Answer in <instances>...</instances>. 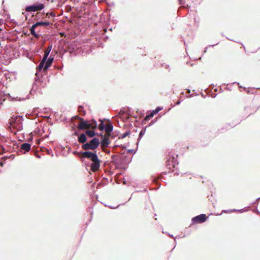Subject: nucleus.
<instances>
[{
  "label": "nucleus",
  "instance_id": "1",
  "mask_svg": "<svg viewBox=\"0 0 260 260\" xmlns=\"http://www.w3.org/2000/svg\"><path fill=\"white\" fill-rule=\"evenodd\" d=\"M52 45L50 44L45 49L43 58L39 64L36 68L37 73H36V77L35 78V82L32 84V87L30 91V94H32V91L35 92L38 86V83L40 82V77L38 73L42 71L46 72L52 64L54 59L52 55L48 57L52 49Z\"/></svg>",
  "mask_w": 260,
  "mask_h": 260
},
{
  "label": "nucleus",
  "instance_id": "2",
  "mask_svg": "<svg viewBox=\"0 0 260 260\" xmlns=\"http://www.w3.org/2000/svg\"><path fill=\"white\" fill-rule=\"evenodd\" d=\"M72 118L80 120V122L78 124V128L80 131L84 130L86 128L96 129L98 127V123L94 118L91 120H85L78 115L75 116Z\"/></svg>",
  "mask_w": 260,
  "mask_h": 260
},
{
  "label": "nucleus",
  "instance_id": "3",
  "mask_svg": "<svg viewBox=\"0 0 260 260\" xmlns=\"http://www.w3.org/2000/svg\"><path fill=\"white\" fill-rule=\"evenodd\" d=\"M51 23L48 21H40L35 23L29 28L30 33L36 38H39L41 36L38 32L40 31V27L47 28L50 26Z\"/></svg>",
  "mask_w": 260,
  "mask_h": 260
},
{
  "label": "nucleus",
  "instance_id": "4",
  "mask_svg": "<svg viewBox=\"0 0 260 260\" xmlns=\"http://www.w3.org/2000/svg\"><path fill=\"white\" fill-rule=\"evenodd\" d=\"M167 160L166 162V167L169 169H172L178 164V162L176 159L178 155L172 153L171 151L167 152Z\"/></svg>",
  "mask_w": 260,
  "mask_h": 260
},
{
  "label": "nucleus",
  "instance_id": "5",
  "mask_svg": "<svg viewBox=\"0 0 260 260\" xmlns=\"http://www.w3.org/2000/svg\"><path fill=\"white\" fill-rule=\"evenodd\" d=\"M44 7L45 6L43 3L37 2L32 5L26 6L25 7V10L28 12H36L43 10Z\"/></svg>",
  "mask_w": 260,
  "mask_h": 260
},
{
  "label": "nucleus",
  "instance_id": "6",
  "mask_svg": "<svg viewBox=\"0 0 260 260\" xmlns=\"http://www.w3.org/2000/svg\"><path fill=\"white\" fill-rule=\"evenodd\" d=\"M208 219V216L205 214H201L194 216L191 219L192 224L202 223L205 222Z\"/></svg>",
  "mask_w": 260,
  "mask_h": 260
},
{
  "label": "nucleus",
  "instance_id": "7",
  "mask_svg": "<svg viewBox=\"0 0 260 260\" xmlns=\"http://www.w3.org/2000/svg\"><path fill=\"white\" fill-rule=\"evenodd\" d=\"M16 116L14 115L11 118L8 122V129L14 135H16Z\"/></svg>",
  "mask_w": 260,
  "mask_h": 260
},
{
  "label": "nucleus",
  "instance_id": "8",
  "mask_svg": "<svg viewBox=\"0 0 260 260\" xmlns=\"http://www.w3.org/2000/svg\"><path fill=\"white\" fill-rule=\"evenodd\" d=\"M31 148V145L28 143H24L21 145L19 147L17 145V155L19 154V153H25L26 152L30 151Z\"/></svg>",
  "mask_w": 260,
  "mask_h": 260
},
{
  "label": "nucleus",
  "instance_id": "9",
  "mask_svg": "<svg viewBox=\"0 0 260 260\" xmlns=\"http://www.w3.org/2000/svg\"><path fill=\"white\" fill-rule=\"evenodd\" d=\"M90 165V168L92 171H96L100 167L101 160L99 159L98 156H96L93 160Z\"/></svg>",
  "mask_w": 260,
  "mask_h": 260
},
{
  "label": "nucleus",
  "instance_id": "10",
  "mask_svg": "<svg viewBox=\"0 0 260 260\" xmlns=\"http://www.w3.org/2000/svg\"><path fill=\"white\" fill-rule=\"evenodd\" d=\"M96 151L94 152L89 151H81V154L85 158H87L90 159L91 160H93L96 156H98Z\"/></svg>",
  "mask_w": 260,
  "mask_h": 260
},
{
  "label": "nucleus",
  "instance_id": "11",
  "mask_svg": "<svg viewBox=\"0 0 260 260\" xmlns=\"http://www.w3.org/2000/svg\"><path fill=\"white\" fill-rule=\"evenodd\" d=\"M162 109V107H157L155 109L150 111V113H147L146 117L144 118V120L147 121L149 119H150L151 118H152L154 115L156 114L157 113H158L160 110Z\"/></svg>",
  "mask_w": 260,
  "mask_h": 260
},
{
  "label": "nucleus",
  "instance_id": "12",
  "mask_svg": "<svg viewBox=\"0 0 260 260\" xmlns=\"http://www.w3.org/2000/svg\"><path fill=\"white\" fill-rule=\"evenodd\" d=\"M124 154L125 152H123L119 156L115 155H112L111 156L112 161L116 165L122 164L124 162L123 157Z\"/></svg>",
  "mask_w": 260,
  "mask_h": 260
},
{
  "label": "nucleus",
  "instance_id": "13",
  "mask_svg": "<svg viewBox=\"0 0 260 260\" xmlns=\"http://www.w3.org/2000/svg\"><path fill=\"white\" fill-rule=\"evenodd\" d=\"M89 142L93 150L96 149L100 144V141L99 139L96 137L92 138Z\"/></svg>",
  "mask_w": 260,
  "mask_h": 260
},
{
  "label": "nucleus",
  "instance_id": "14",
  "mask_svg": "<svg viewBox=\"0 0 260 260\" xmlns=\"http://www.w3.org/2000/svg\"><path fill=\"white\" fill-rule=\"evenodd\" d=\"M110 143V141L108 137H103V138H101L100 144L102 148L108 147Z\"/></svg>",
  "mask_w": 260,
  "mask_h": 260
},
{
  "label": "nucleus",
  "instance_id": "15",
  "mask_svg": "<svg viewBox=\"0 0 260 260\" xmlns=\"http://www.w3.org/2000/svg\"><path fill=\"white\" fill-rule=\"evenodd\" d=\"M24 120L22 116L17 115V132L22 129V121Z\"/></svg>",
  "mask_w": 260,
  "mask_h": 260
},
{
  "label": "nucleus",
  "instance_id": "16",
  "mask_svg": "<svg viewBox=\"0 0 260 260\" xmlns=\"http://www.w3.org/2000/svg\"><path fill=\"white\" fill-rule=\"evenodd\" d=\"M78 141L80 143L83 144L87 141V137L86 136V134L82 133L81 134L78 136Z\"/></svg>",
  "mask_w": 260,
  "mask_h": 260
},
{
  "label": "nucleus",
  "instance_id": "17",
  "mask_svg": "<svg viewBox=\"0 0 260 260\" xmlns=\"http://www.w3.org/2000/svg\"><path fill=\"white\" fill-rule=\"evenodd\" d=\"M148 127V126H145L144 127H143L140 131V133H139V137L138 138V142L137 143V146L138 145V144L139 143V141H140V140L142 139V138L143 137V136H144V135L145 134V132H146V128L147 127Z\"/></svg>",
  "mask_w": 260,
  "mask_h": 260
},
{
  "label": "nucleus",
  "instance_id": "18",
  "mask_svg": "<svg viewBox=\"0 0 260 260\" xmlns=\"http://www.w3.org/2000/svg\"><path fill=\"white\" fill-rule=\"evenodd\" d=\"M95 129H92L90 130H87L85 132L86 135H87V136L89 138H93V137L96 136V134H95L96 132L94 131Z\"/></svg>",
  "mask_w": 260,
  "mask_h": 260
},
{
  "label": "nucleus",
  "instance_id": "19",
  "mask_svg": "<svg viewBox=\"0 0 260 260\" xmlns=\"http://www.w3.org/2000/svg\"><path fill=\"white\" fill-rule=\"evenodd\" d=\"M82 148L86 151H88V150H93L89 142H86L85 143H83L82 145Z\"/></svg>",
  "mask_w": 260,
  "mask_h": 260
},
{
  "label": "nucleus",
  "instance_id": "20",
  "mask_svg": "<svg viewBox=\"0 0 260 260\" xmlns=\"http://www.w3.org/2000/svg\"><path fill=\"white\" fill-rule=\"evenodd\" d=\"M99 120L101 122L99 125L98 124L97 128H98L100 131H103L105 130V129H106V125L101 119H100Z\"/></svg>",
  "mask_w": 260,
  "mask_h": 260
},
{
  "label": "nucleus",
  "instance_id": "21",
  "mask_svg": "<svg viewBox=\"0 0 260 260\" xmlns=\"http://www.w3.org/2000/svg\"><path fill=\"white\" fill-rule=\"evenodd\" d=\"M113 126L112 123H110L109 124H108L107 125H106V129H105L104 131L106 132L110 133L113 131Z\"/></svg>",
  "mask_w": 260,
  "mask_h": 260
},
{
  "label": "nucleus",
  "instance_id": "22",
  "mask_svg": "<svg viewBox=\"0 0 260 260\" xmlns=\"http://www.w3.org/2000/svg\"><path fill=\"white\" fill-rule=\"evenodd\" d=\"M78 111L81 115L84 116L86 114V111L84 110L83 106L79 105L78 106Z\"/></svg>",
  "mask_w": 260,
  "mask_h": 260
},
{
  "label": "nucleus",
  "instance_id": "23",
  "mask_svg": "<svg viewBox=\"0 0 260 260\" xmlns=\"http://www.w3.org/2000/svg\"><path fill=\"white\" fill-rule=\"evenodd\" d=\"M152 181L154 183H156V184H158V186L156 188V189H158L160 187V184L158 182V180L161 179L160 177H156L154 176H151Z\"/></svg>",
  "mask_w": 260,
  "mask_h": 260
},
{
  "label": "nucleus",
  "instance_id": "24",
  "mask_svg": "<svg viewBox=\"0 0 260 260\" xmlns=\"http://www.w3.org/2000/svg\"><path fill=\"white\" fill-rule=\"evenodd\" d=\"M130 134H131L130 131H127L125 132V133H124L123 134H122L119 137V138L124 139L125 137H126L127 136H129Z\"/></svg>",
  "mask_w": 260,
  "mask_h": 260
},
{
  "label": "nucleus",
  "instance_id": "25",
  "mask_svg": "<svg viewBox=\"0 0 260 260\" xmlns=\"http://www.w3.org/2000/svg\"><path fill=\"white\" fill-rule=\"evenodd\" d=\"M29 99V94H27V96L24 98H21V97H19L18 98L17 96V101H23L25 99Z\"/></svg>",
  "mask_w": 260,
  "mask_h": 260
},
{
  "label": "nucleus",
  "instance_id": "26",
  "mask_svg": "<svg viewBox=\"0 0 260 260\" xmlns=\"http://www.w3.org/2000/svg\"><path fill=\"white\" fill-rule=\"evenodd\" d=\"M102 150L107 154H109L110 153V150L108 149L106 147L102 148Z\"/></svg>",
  "mask_w": 260,
  "mask_h": 260
},
{
  "label": "nucleus",
  "instance_id": "27",
  "mask_svg": "<svg viewBox=\"0 0 260 260\" xmlns=\"http://www.w3.org/2000/svg\"><path fill=\"white\" fill-rule=\"evenodd\" d=\"M247 210H248V209H247V207H245V208H243L242 209H238L237 212H240V213H242V212L246 211Z\"/></svg>",
  "mask_w": 260,
  "mask_h": 260
},
{
  "label": "nucleus",
  "instance_id": "28",
  "mask_svg": "<svg viewBox=\"0 0 260 260\" xmlns=\"http://www.w3.org/2000/svg\"><path fill=\"white\" fill-rule=\"evenodd\" d=\"M12 156H13L12 159H13L15 157V156L14 155H12L10 156H5L4 157H3V158L8 159V158H10Z\"/></svg>",
  "mask_w": 260,
  "mask_h": 260
},
{
  "label": "nucleus",
  "instance_id": "29",
  "mask_svg": "<svg viewBox=\"0 0 260 260\" xmlns=\"http://www.w3.org/2000/svg\"><path fill=\"white\" fill-rule=\"evenodd\" d=\"M127 152L128 153H135L136 152V150H135V149H128L127 150Z\"/></svg>",
  "mask_w": 260,
  "mask_h": 260
},
{
  "label": "nucleus",
  "instance_id": "30",
  "mask_svg": "<svg viewBox=\"0 0 260 260\" xmlns=\"http://www.w3.org/2000/svg\"><path fill=\"white\" fill-rule=\"evenodd\" d=\"M96 134V136H100L101 138H103V137H105L103 135L102 133H95Z\"/></svg>",
  "mask_w": 260,
  "mask_h": 260
},
{
  "label": "nucleus",
  "instance_id": "31",
  "mask_svg": "<svg viewBox=\"0 0 260 260\" xmlns=\"http://www.w3.org/2000/svg\"><path fill=\"white\" fill-rule=\"evenodd\" d=\"M73 154H74L75 155H79L80 154V152L76 151H74L73 152ZM80 154H81V152H80Z\"/></svg>",
  "mask_w": 260,
  "mask_h": 260
},
{
  "label": "nucleus",
  "instance_id": "32",
  "mask_svg": "<svg viewBox=\"0 0 260 260\" xmlns=\"http://www.w3.org/2000/svg\"><path fill=\"white\" fill-rule=\"evenodd\" d=\"M260 200V197L259 198H258L255 201H254L253 203H252V205H254V204H257V201Z\"/></svg>",
  "mask_w": 260,
  "mask_h": 260
},
{
  "label": "nucleus",
  "instance_id": "33",
  "mask_svg": "<svg viewBox=\"0 0 260 260\" xmlns=\"http://www.w3.org/2000/svg\"><path fill=\"white\" fill-rule=\"evenodd\" d=\"M222 213H231L230 212V210H223L222 211Z\"/></svg>",
  "mask_w": 260,
  "mask_h": 260
},
{
  "label": "nucleus",
  "instance_id": "34",
  "mask_svg": "<svg viewBox=\"0 0 260 260\" xmlns=\"http://www.w3.org/2000/svg\"><path fill=\"white\" fill-rule=\"evenodd\" d=\"M162 66L164 67L166 69H169V65L168 64H166L165 66H164V64H162Z\"/></svg>",
  "mask_w": 260,
  "mask_h": 260
},
{
  "label": "nucleus",
  "instance_id": "35",
  "mask_svg": "<svg viewBox=\"0 0 260 260\" xmlns=\"http://www.w3.org/2000/svg\"><path fill=\"white\" fill-rule=\"evenodd\" d=\"M156 122V121H154V120H152L150 123H149V126H151L152 125V124H153L155 122Z\"/></svg>",
  "mask_w": 260,
  "mask_h": 260
},
{
  "label": "nucleus",
  "instance_id": "36",
  "mask_svg": "<svg viewBox=\"0 0 260 260\" xmlns=\"http://www.w3.org/2000/svg\"><path fill=\"white\" fill-rule=\"evenodd\" d=\"M237 211H238V209H231L230 210V212H237Z\"/></svg>",
  "mask_w": 260,
  "mask_h": 260
},
{
  "label": "nucleus",
  "instance_id": "37",
  "mask_svg": "<svg viewBox=\"0 0 260 260\" xmlns=\"http://www.w3.org/2000/svg\"><path fill=\"white\" fill-rule=\"evenodd\" d=\"M194 95H198V94L197 93V92H195L194 93H192V94H190V95H189V96H190V97H192V96H193Z\"/></svg>",
  "mask_w": 260,
  "mask_h": 260
},
{
  "label": "nucleus",
  "instance_id": "38",
  "mask_svg": "<svg viewBox=\"0 0 260 260\" xmlns=\"http://www.w3.org/2000/svg\"><path fill=\"white\" fill-rule=\"evenodd\" d=\"M4 162L3 161H0V166L3 167L4 165Z\"/></svg>",
  "mask_w": 260,
  "mask_h": 260
},
{
  "label": "nucleus",
  "instance_id": "39",
  "mask_svg": "<svg viewBox=\"0 0 260 260\" xmlns=\"http://www.w3.org/2000/svg\"><path fill=\"white\" fill-rule=\"evenodd\" d=\"M181 101H177L176 103H175V105H179L180 103H181Z\"/></svg>",
  "mask_w": 260,
  "mask_h": 260
},
{
  "label": "nucleus",
  "instance_id": "40",
  "mask_svg": "<svg viewBox=\"0 0 260 260\" xmlns=\"http://www.w3.org/2000/svg\"><path fill=\"white\" fill-rule=\"evenodd\" d=\"M47 153L48 154H50L51 153H52V152L51 151V150H48V149H47Z\"/></svg>",
  "mask_w": 260,
  "mask_h": 260
},
{
  "label": "nucleus",
  "instance_id": "41",
  "mask_svg": "<svg viewBox=\"0 0 260 260\" xmlns=\"http://www.w3.org/2000/svg\"><path fill=\"white\" fill-rule=\"evenodd\" d=\"M120 147H121L123 149H125L126 148V146L123 145H121Z\"/></svg>",
  "mask_w": 260,
  "mask_h": 260
},
{
  "label": "nucleus",
  "instance_id": "42",
  "mask_svg": "<svg viewBox=\"0 0 260 260\" xmlns=\"http://www.w3.org/2000/svg\"><path fill=\"white\" fill-rule=\"evenodd\" d=\"M169 236L171 238H172L173 239H175V237H174V236L173 235H171V234H168Z\"/></svg>",
  "mask_w": 260,
  "mask_h": 260
},
{
  "label": "nucleus",
  "instance_id": "43",
  "mask_svg": "<svg viewBox=\"0 0 260 260\" xmlns=\"http://www.w3.org/2000/svg\"><path fill=\"white\" fill-rule=\"evenodd\" d=\"M214 84H211L210 85V87L211 88V89H213V87H214Z\"/></svg>",
  "mask_w": 260,
  "mask_h": 260
},
{
  "label": "nucleus",
  "instance_id": "44",
  "mask_svg": "<svg viewBox=\"0 0 260 260\" xmlns=\"http://www.w3.org/2000/svg\"><path fill=\"white\" fill-rule=\"evenodd\" d=\"M182 0H178V2H179V4H180V5H182V4H183L182 3Z\"/></svg>",
  "mask_w": 260,
  "mask_h": 260
},
{
  "label": "nucleus",
  "instance_id": "45",
  "mask_svg": "<svg viewBox=\"0 0 260 260\" xmlns=\"http://www.w3.org/2000/svg\"><path fill=\"white\" fill-rule=\"evenodd\" d=\"M255 212L256 213H257V214H260V212L256 209V210L255 211Z\"/></svg>",
  "mask_w": 260,
  "mask_h": 260
},
{
  "label": "nucleus",
  "instance_id": "46",
  "mask_svg": "<svg viewBox=\"0 0 260 260\" xmlns=\"http://www.w3.org/2000/svg\"><path fill=\"white\" fill-rule=\"evenodd\" d=\"M74 135H75V136H78H78L79 135V134H78V132H75Z\"/></svg>",
  "mask_w": 260,
  "mask_h": 260
},
{
  "label": "nucleus",
  "instance_id": "47",
  "mask_svg": "<svg viewBox=\"0 0 260 260\" xmlns=\"http://www.w3.org/2000/svg\"><path fill=\"white\" fill-rule=\"evenodd\" d=\"M36 156L37 157V158H41V155H39V154H37L36 155Z\"/></svg>",
  "mask_w": 260,
  "mask_h": 260
},
{
  "label": "nucleus",
  "instance_id": "48",
  "mask_svg": "<svg viewBox=\"0 0 260 260\" xmlns=\"http://www.w3.org/2000/svg\"><path fill=\"white\" fill-rule=\"evenodd\" d=\"M208 49V47H206L205 48V50L204 51V53H206L207 52V50Z\"/></svg>",
  "mask_w": 260,
  "mask_h": 260
},
{
  "label": "nucleus",
  "instance_id": "49",
  "mask_svg": "<svg viewBox=\"0 0 260 260\" xmlns=\"http://www.w3.org/2000/svg\"><path fill=\"white\" fill-rule=\"evenodd\" d=\"M186 92L189 93L190 92V90L189 89H186Z\"/></svg>",
  "mask_w": 260,
  "mask_h": 260
},
{
  "label": "nucleus",
  "instance_id": "50",
  "mask_svg": "<svg viewBox=\"0 0 260 260\" xmlns=\"http://www.w3.org/2000/svg\"><path fill=\"white\" fill-rule=\"evenodd\" d=\"M218 44V43H217V44H216V45H217ZM215 45H216V44H214V45H209V47H213V46H215Z\"/></svg>",
  "mask_w": 260,
  "mask_h": 260
},
{
  "label": "nucleus",
  "instance_id": "51",
  "mask_svg": "<svg viewBox=\"0 0 260 260\" xmlns=\"http://www.w3.org/2000/svg\"><path fill=\"white\" fill-rule=\"evenodd\" d=\"M216 94H215L212 95V98H215V97H216Z\"/></svg>",
  "mask_w": 260,
  "mask_h": 260
},
{
  "label": "nucleus",
  "instance_id": "52",
  "mask_svg": "<svg viewBox=\"0 0 260 260\" xmlns=\"http://www.w3.org/2000/svg\"><path fill=\"white\" fill-rule=\"evenodd\" d=\"M114 147H120V145H114Z\"/></svg>",
  "mask_w": 260,
  "mask_h": 260
},
{
  "label": "nucleus",
  "instance_id": "53",
  "mask_svg": "<svg viewBox=\"0 0 260 260\" xmlns=\"http://www.w3.org/2000/svg\"><path fill=\"white\" fill-rule=\"evenodd\" d=\"M175 175H179V173L176 172L175 173Z\"/></svg>",
  "mask_w": 260,
  "mask_h": 260
},
{
  "label": "nucleus",
  "instance_id": "54",
  "mask_svg": "<svg viewBox=\"0 0 260 260\" xmlns=\"http://www.w3.org/2000/svg\"><path fill=\"white\" fill-rule=\"evenodd\" d=\"M123 184H126V181H125V180H124V181H123Z\"/></svg>",
  "mask_w": 260,
  "mask_h": 260
},
{
  "label": "nucleus",
  "instance_id": "55",
  "mask_svg": "<svg viewBox=\"0 0 260 260\" xmlns=\"http://www.w3.org/2000/svg\"><path fill=\"white\" fill-rule=\"evenodd\" d=\"M201 94H202V95L203 97H204V98L206 96H205V95H204L203 94V93H201Z\"/></svg>",
  "mask_w": 260,
  "mask_h": 260
},
{
  "label": "nucleus",
  "instance_id": "56",
  "mask_svg": "<svg viewBox=\"0 0 260 260\" xmlns=\"http://www.w3.org/2000/svg\"><path fill=\"white\" fill-rule=\"evenodd\" d=\"M109 207H110V208L111 209H114V208H115L114 207H111V206H109Z\"/></svg>",
  "mask_w": 260,
  "mask_h": 260
},
{
  "label": "nucleus",
  "instance_id": "57",
  "mask_svg": "<svg viewBox=\"0 0 260 260\" xmlns=\"http://www.w3.org/2000/svg\"><path fill=\"white\" fill-rule=\"evenodd\" d=\"M247 93H250V91H249V90H248L247 91Z\"/></svg>",
  "mask_w": 260,
  "mask_h": 260
},
{
  "label": "nucleus",
  "instance_id": "58",
  "mask_svg": "<svg viewBox=\"0 0 260 260\" xmlns=\"http://www.w3.org/2000/svg\"><path fill=\"white\" fill-rule=\"evenodd\" d=\"M234 83H237V84L239 86V83L234 82Z\"/></svg>",
  "mask_w": 260,
  "mask_h": 260
},
{
  "label": "nucleus",
  "instance_id": "59",
  "mask_svg": "<svg viewBox=\"0 0 260 260\" xmlns=\"http://www.w3.org/2000/svg\"><path fill=\"white\" fill-rule=\"evenodd\" d=\"M45 138H48V135H47V136H45Z\"/></svg>",
  "mask_w": 260,
  "mask_h": 260
},
{
  "label": "nucleus",
  "instance_id": "60",
  "mask_svg": "<svg viewBox=\"0 0 260 260\" xmlns=\"http://www.w3.org/2000/svg\"><path fill=\"white\" fill-rule=\"evenodd\" d=\"M181 94H184V92H181Z\"/></svg>",
  "mask_w": 260,
  "mask_h": 260
},
{
  "label": "nucleus",
  "instance_id": "61",
  "mask_svg": "<svg viewBox=\"0 0 260 260\" xmlns=\"http://www.w3.org/2000/svg\"><path fill=\"white\" fill-rule=\"evenodd\" d=\"M17 34L19 33V31H18V30H17Z\"/></svg>",
  "mask_w": 260,
  "mask_h": 260
},
{
  "label": "nucleus",
  "instance_id": "62",
  "mask_svg": "<svg viewBox=\"0 0 260 260\" xmlns=\"http://www.w3.org/2000/svg\"><path fill=\"white\" fill-rule=\"evenodd\" d=\"M258 108H259V107L257 108L256 111L258 109Z\"/></svg>",
  "mask_w": 260,
  "mask_h": 260
}]
</instances>
